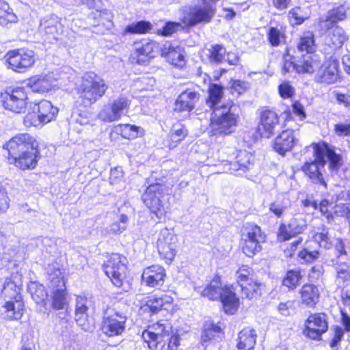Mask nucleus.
Wrapping results in <instances>:
<instances>
[{
    "instance_id": "60",
    "label": "nucleus",
    "mask_w": 350,
    "mask_h": 350,
    "mask_svg": "<svg viewBox=\"0 0 350 350\" xmlns=\"http://www.w3.org/2000/svg\"><path fill=\"white\" fill-rule=\"evenodd\" d=\"M325 157H327L329 161V167L332 170L338 168L340 161V157L336 154L334 151L327 150L325 147Z\"/></svg>"
},
{
    "instance_id": "28",
    "label": "nucleus",
    "mask_w": 350,
    "mask_h": 350,
    "mask_svg": "<svg viewBox=\"0 0 350 350\" xmlns=\"http://www.w3.org/2000/svg\"><path fill=\"white\" fill-rule=\"evenodd\" d=\"M256 332L254 329L245 327L238 334L236 340L237 350H254L256 340Z\"/></svg>"
},
{
    "instance_id": "20",
    "label": "nucleus",
    "mask_w": 350,
    "mask_h": 350,
    "mask_svg": "<svg viewBox=\"0 0 350 350\" xmlns=\"http://www.w3.org/2000/svg\"><path fill=\"white\" fill-rule=\"evenodd\" d=\"M161 56L167 62L178 68H182L186 63L185 51L179 45L166 42L161 47Z\"/></svg>"
},
{
    "instance_id": "64",
    "label": "nucleus",
    "mask_w": 350,
    "mask_h": 350,
    "mask_svg": "<svg viewBox=\"0 0 350 350\" xmlns=\"http://www.w3.org/2000/svg\"><path fill=\"white\" fill-rule=\"evenodd\" d=\"M187 135V129L182 126L180 129H174L170 133V137L172 142L178 143L182 141Z\"/></svg>"
},
{
    "instance_id": "7",
    "label": "nucleus",
    "mask_w": 350,
    "mask_h": 350,
    "mask_svg": "<svg viewBox=\"0 0 350 350\" xmlns=\"http://www.w3.org/2000/svg\"><path fill=\"white\" fill-rule=\"evenodd\" d=\"M164 189L165 187L159 183L150 185L142 195L144 204L159 219L165 218L166 215V210L161 200Z\"/></svg>"
},
{
    "instance_id": "56",
    "label": "nucleus",
    "mask_w": 350,
    "mask_h": 350,
    "mask_svg": "<svg viewBox=\"0 0 350 350\" xmlns=\"http://www.w3.org/2000/svg\"><path fill=\"white\" fill-rule=\"evenodd\" d=\"M75 321L77 324L85 332H91L94 329V326L90 324L88 321V314L77 315L75 314Z\"/></svg>"
},
{
    "instance_id": "47",
    "label": "nucleus",
    "mask_w": 350,
    "mask_h": 350,
    "mask_svg": "<svg viewBox=\"0 0 350 350\" xmlns=\"http://www.w3.org/2000/svg\"><path fill=\"white\" fill-rule=\"evenodd\" d=\"M29 291L31 294L32 298L36 302L39 303L47 298V293L44 287L37 282H31L28 287Z\"/></svg>"
},
{
    "instance_id": "39",
    "label": "nucleus",
    "mask_w": 350,
    "mask_h": 350,
    "mask_svg": "<svg viewBox=\"0 0 350 350\" xmlns=\"http://www.w3.org/2000/svg\"><path fill=\"white\" fill-rule=\"evenodd\" d=\"M16 21L17 16L10 8L9 4L3 0H0V25L6 26Z\"/></svg>"
},
{
    "instance_id": "58",
    "label": "nucleus",
    "mask_w": 350,
    "mask_h": 350,
    "mask_svg": "<svg viewBox=\"0 0 350 350\" xmlns=\"http://www.w3.org/2000/svg\"><path fill=\"white\" fill-rule=\"evenodd\" d=\"M337 277L345 282L350 279V265L347 264H340L336 268Z\"/></svg>"
},
{
    "instance_id": "15",
    "label": "nucleus",
    "mask_w": 350,
    "mask_h": 350,
    "mask_svg": "<svg viewBox=\"0 0 350 350\" xmlns=\"http://www.w3.org/2000/svg\"><path fill=\"white\" fill-rule=\"evenodd\" d=\"M3 147L8 150V155H17L22 151L33 150V148L38 147V143L29 133H20L12 137Z\"/></svg>"
},
{
    "instance_id": "49",
    "label": "nucleus",
    "mask_w": 350,
    "mask_h": 350,
    "mask_svg": "<svg viewBox=\"0 0 350 350\" xmlns=\"http://www.w3.org/2000/svg\"><path fill=\"white\" fill-rule=\"evenodd\" d=\"M301 277L299 270L288 271L283 279L282 284L289 289H294L297 286Z\"/></svg>"
},
{
    "instance_id": "34",
    "label": "nucleus",
    "mask_w": 350,
    "mask_h": 350,
    "mask_svg": "<svg viewBox=\"0 0 350 350\" xmlns=\"http://www.w3.org/2000/svg\"><path fill=\"white\" fill-rule=\"evenodd\" d=\"M229 287L221 286L220 279L215 278L211 283L203 290L202 294L204 297H207L211 300H217L221 299L224 293V291Z\"/></svg>"
},
{
    "instance_id": "37",
    "label": "nucleus",
    "mask_w": 350,
    "mask_h": 350,
    "mask_svg": "<svg viewBox=\"0 0 350 350\" xmlns=\"http://www.w3.org/2000/svg\"><path fill=\"white\" fill-rule=\"evenodd\" d=\"M289 206L288 198L284 194H280L277 196L276 200L269 204V210L275 217L280 218Z\"/></svg>"
},
{
    "instance_id": "51",
    "label": "nucleus",
    "mask_w": 350,
    "mask_h": 350,
    "mask_svg": "<svg viewBox=\"0 0 350 350\" xmlns=\"http://www.w3.org/2000/svg\"><path fill=\"white\" fill-rule=\"evenodd\" d=\"M226 49L220 45L212 46L208 50V59L213 64H219L222 62L224 59Z\"/></svg>"
},
{
    "instance_id": "36",
    "label": "nucleus",
    "mask_w": 350,
    "mask_h": 350,
    "mask_svg": "<svg viewBox=\"0 0 350 350\" xmlns=\"http://www.w3.org/2000/svg\"><path fill=\"white\" fill-rule=\"evenodd\" d=\"M49 288L53 292L55 290H66L62 271L58 268H52L48 271Z\"/></svg>"
},
{
    "instance_id": "19",
    "label": "nucleus",
    "mask_w": 350,
    "mask_h": 350,
    "mask_svg": "<svg viewBox=\"0 0 350 350\" xmlns=\"http://www.w3.org/2000/svg\"><path fill=\"white\" fill-rule=\"evenodd\" d=\"M307 228L306 221L302 217H295L286 225L282 224L278 232V238L280 241L289 240L292 237L302 233Z\"/></svg>"
},
{
    "instance_id": "18",
    "label": "nucleus",
    "mask_w": 350,
    "mask_h": 350,
    "mask_svg": "<svg viewBox=\"0 0 350 350\" xmlns=\"http://www.w3.org/2000/svg\"><path fill=\"white\" fill-rule=\"evenodd\" d=\"M304 333L310 338L319 340L322 334L328 328L327 316L324 313L311 314L306 322Z\"/></svg>"
},
{
    "instance_id": "5",
    "label": "nucleus",
    "mask_w": 350,
    "mask_h": 350,
    "mask_svg": "<svg viewBox=\"0 0 350 350\" xmlns=\"http://www.w3.org/2000/svg\"><path fill=\"white\" fill-rule=\"evenodd\" d=\"M108 87L103 79L94 72H86L82 77L78 93L83 104L87 107L94 103L106 92Z\"/></svg>"
},
{
    "instance_id": "27",
    "label": "nucleus",
    "mask_w": 350,
    "mask_h": 350,
    "mask_svg": "<svg viewBox=\"0 0 350 350\" xmlns=\"http://www.w3.org/2000/svg\"><path fill=\"white\" fill-rule=\"evenodd\" d=\"M298 63V74L313 73L321 65L319 57L314 53L301 54Z\"/></svg>"
},
{
    "instance_id": "57",
    "label": "nucleus",
    "mask_w": 350,
    "mask_h": 350,
    "mask_svg": "<svg viewBox=\"0 0 350 350\" xmlns=\"http://www.w3.org/2000/svg\"><path fill=\"white\" fill-rule=\"evenodd\" d=\"M120 222L113 223L111 226V230L115 233H121L126 229L129 217L124 214H122L119 218Z\"/></svg>"
},
{
    "instance_id": "44",
    "label": "nucleus",
    "mask_w": 350,
    "mask_h": 350,
    "mask_svg": "<svg viewBox=\"0 0 350 350\" xmlns=\"http://www.w3.org/2000/svg\"><path fill=\"white\" fill-rule=\"evenodd\" d=\"M152 28V25L150 22L140 21L127 25L124 29V32L131 34H142L149 32Z\"/></svg>"
},
{
    "instance_id": "43",
    "label": "nucleus",
    "mask_w": 350,
    "mask_h": 350,
    "mask_svg": "<svg viewBox=\"0 0 350 350\" xmlns=\"http://www.w3.org/2000/svg\"><path fill=\"white\" fill-rule=\"evenodd\" d=\"M267 36L272 46H278L285 42V34L282 27H269Z\"/></svg>"
},
{
    "instance_id": "32",
    "label": "nucleus",
    "mask_w": 350,
    "mask_h": 350,
    "mask_svg": "<svg viewBox=\"0 0 350 350\" xmlns=\"http://www.w3.org/2000/svg\"><path fill=\"white\" fill-rule=\"evenodd\" d=\"M300 293L302 302L308 307H314L319 301V289L314 284H304Z\"/></svg>"
},
{
    "instance_id": "26",
    "label": "nucleus",
    "mask_w": 350,
    "mask_h": 350,
    "mask_svg": "<svg viewBox=\"0 0 350 350\" xmlns=\"http://www.w3.org/2000/svg\"><path fill=\"white\" fill-rule=\"evenodd\" d=\"M296 143L293 131L286 129L283 131L275 139L273 149L281 155L292 150Z\"/></svg>"
},
{
    "instance_id": "14",
    "label": "nucleus",
    "mask_w": 350,
    "mask_h": 350,
    "mask_svg": "<svg viewBox=\"0 0 350 350\" xmlns=\"http://www.w3.org/2000/svg\"><path fill=\"white\" fill-rule=\"evenodd\" d=\"M161 47L156 42L144 39L135 42L133 44V59L136 60L138 64H144L149 59L153 58Z\"/></svg>"
},
{
    "instance_id": "10",
    "label": "nucleus",
    "mask_w": 350,
    "mask_h": 350,
    "mask_svg": "<svg viewBox=\"0 0 350 350\" xmlns=\"http://www.w3.org/2000/svg\"><path fill=\"white\" fill-rule=\"evenodd\" d=\"M126 258L119 254H112L104 264V271L114 286L121 287L126 278Z\"/></svg>"
},
{
    "instance_id": "41",
    "label": "nucleus",
    "mask_w": 350,
    "mask_h": 350,
    "mask_svg": "<svg viewBox=\"0 0 350 350\" xmlns=\"http://www.w3.org/2000/svg\"><path fill=\"white\" fill-rule=\"evenodd\" d=\"M347 18V8L341 5L328 11L326 15V26L334 24Z\"/></svg>"
},
{
    "instance_id": "29",
    "label": "nucleus",
    "mask_w": 350,
    "mask_h": 350,
    "mask_svg": "<svg viewBox=\"0 0 350 350\" xmlns=\"http://www.w3.org/2000/svg\"><path fill=\"white\" fill-rule=\"evenodd\" d=\"M33 109L38 111L43 124L51 122L58 113V109L53 107L50 101L43 100L33 104Z\"/></svg>"
},
{
    "instance_id": "40",
    "label": "nucleus",
    "mask_w": 350,
    "mask_h": 350,
    "mask_svg": "<svg viewBox=\"0 0 350 350\" xmlns=\"http://www.w3.org/2000/svg\"><path fill=\"white\" fill-rule=\"evenodd\" d=\"M221 332V329L219 326L212 323H206L201 336L202 345L204 347L207 346L208 342L215 340L216 337H219Z\"/></svg>"
},
{
    "instance_id": "4",
    "label": "nucleus",
    "mask_w": 350,
    "mask_h": 350,
    "mask_svg": "<svg viewBox=\"0 0 350 350\" xmlns=\"http://www.w3.org/2000/svg\"><path fill=\"white\" fill-rule=\"evenodd\" d=\"M305 150L304 154L306 152L312 153L314 159L304 163L301 167L302 171L313 183L327 187V184L323 177L325 165L327 162L325 160L324 145L312 144L306 147Z\"/></svg>"
},
{
    "instance_id": "54",
    "label": "nucleus",
    "mask_w": 350,
    "mask_h": 350,
    "mask_svg": "<svg viewBox=\"0 0 350 350\" xmlns=\"http://www.w3.org/2000/svg\"><path fill=\"white\" fill-rule=\"evenodd\" d=\"M90 301L86 297L77 295L75 299V314H88Z\"/></svg>"
},
{
    "instance_id": "22",
    "label": "nucleus",
    "mask_w": 350,
    "mask_h": 350,
    "mask_svg": "<svg viewBox=\"0 0 350 350\" xmlns=\"http://www.w3.org/2000/svg\"><path fill=\"white\" fill-rule=\"evenodd\" d=\"M165 275V271L163 267L152 265L144 270L142 275V282L149 287H159L163 285Z\"/></svg>"
},
{
    "instance_id": "12",
    "label": "nucleus",
    "mask_w": 350,
    "mask_h": 350,
    "mask_svg": "<svg viewBox=\"0 0 350 350\" xmlns=\"http://www.w3.org/2000/svg\"><path fill=\"white\" fill-rule=\"evenodd\" d=\"M1 98L5 109L16 113H22L27 106V93L23 87L8 89Z\"/></svg>"
},
{
    "instance_id": "52",
    "label": "nucleus",
    "mask_w": 350,
    "mask_h": 350,
    "mask_svg": "<svg viewBox=\"0 0 350 350\" xmlns=\"http://www.w3.org/2000/svg\"><path fill=\"white\" fill-rule=\"evenodd\" d=\"M236 278L239 286L242 284L254 280L253 278L252 270L246 265L241 267L236 273Z\"/></svg>"
},
{
    "instance_id": "55",
    "label": "nucleus",
    "mask_w": 350,
    "mask_h": 350,
    "mask_svg": "<svg viewBox=\"0 0 350 350\" xmlns=\"http://www.w3.org/2000/svg\"><path fill=\"white\" fill-rule=\"evenodd\" d=\"M289 16L294 19L295 23L297 25L301 24L308 18V14L304 12L300 7H296L291 9L288 13Z\"/></svg>"
},
{
    "instance_id": "33",
    "label": "nucleus",
    "mask_w": 350,
    "mask_h": 350,
    "mask_svg": "<svg viewBox=\"0 0 350 350\" xmlns=\"http://www.w3.org/2000/svg\"><path fill=\"white\" fill-rule=\"evenodd\" d=\"M173 302V298L166 294L161 296L154 295L147 301V306L152 313H157L159 310H167Z\"/></svg>"
},
{
    "instance_id": "6",
    "label": "nucleus",
    "mask_w": 350,
    "mask_h": 350,
    "mask_svg": "<svg viewBox=\"0 0 350 350\" xmlns=\"http://www.w3.org/2000/svg\"><path fill=\"white\" fill-rule=\"evenodd\" d=\"M103 314L102 333L109 337L121 336L126 329V316L109 306L103 308Z\"/></svg>"
},
{
    "instance_id": "35",
    "label": "nucleus",
    "mask_w": 350,
    "mask_h": 350,
    "mask_svg": "<svg viewBox=\"0 0 350 350\" xmlns=\"http://www.w3.org/2000/svg\"><path fill=\"white\" fill-rule=\"evenodd\" d=\"M226 313L233 314L238 308L239 299L230 288L226 289L220 299Z\"/></svg>"
},
{
    "instance_id": "46",
    "label": "nucleus",
    "mask_w": 350,
    "mask_h": 350,
    "mask_svg": "<svg viewBox=\"0 0 350 350\" xmlns=\"http://www.w3.org/2000/svg\"><path fill=\"white\" fill-rule=\"evenodd\" d=\"M312 238L321 247L328 249L332 245L328 230L325 227L321 230L319 229L317 231H315L312 235Z\"/></svg>"
},
{
    "instance_id": "25",
    "label": "nucleus",
    "mask_w": 350,
    "mask_h": 350,
    "mask_svg": "<svg viewBox=\"0 0 350 350\" xmlns=\"http://www.w3.org/2000/svg\"><path fill=\"white\" fill-rule=\"evenodd\" d=\"M199 98V93L191 90H186L177 98L174 104V111L178 112L192 111Z\"/></svg>"
},
{
    "instance_id": "8",
    "label": "nucleus",
    "mask_w": 350,
    "mask_h": 350,
    "mask_svg": "<svg viewBox=\"0 0 350 350\" xmlns=\"http://www.w3.org/2000/svg\"><path fill=\"white\" fill-rule=\"evenodd\" d=\"M131 100L122 95L105 105L98 114V118L105 122L119 120L129 109Z\"/></svg>"
},
{
    "instance_id": "9",
    "label": "nucleus",
    "mask_w": 350,
    "mask_h": 350,
    "mask_svg": "<svg viewBox=\"0 0 350 350\" xmlns=\"http://www.w3.org/2000/svg\"><path fill=\"white\" fill-rule=\"evenodd\" d=\"M8 68L14 72H24L31 67L36 61L33 51L27 49H18L9 51L5 55Z\"/></svg>"
},
{
    "instance_id": "63",
    "label": "nucleus",
    "mask_w": 350,
    "mask_h": 350,
    "mask_svg": "<svg viewBox=\"0 0 350 350\" xmlns=\"http://www.w3.org/2000/svg\"><path fill=\"white\" fill-rule=\"evenodd\" d=\"M280 95L283 98H289L294 94V88L287 82H284L278 88Z\"/></svg>"
},
{
    "instance_id": "53",
    "label": "nucleus",
    "mask_w": 350,
    "mask_h": 350,
    "mask_svg": "<svg viewBox=\"0 0 350 350\" xmlns=\"http://www.w3.org/2000/svg\"><path fill=\"white\" fill-rule=\"evenodd\" d=\"M334 336L329 342V347L332 350H338L340 346V342L344 337L345 331L340 326L333 327Z\"/></svg>"
},
{
    "instance_id": "62",
    "label": "nucleus",
    "mask_w": 350,
    "mask_h": 350,
    "mask_svg": "<svg viewBox=\"0 0 350 350\" xmlns=\"http://www.w3.org/2000/svg\"><path fill=\"white\" fill-rule=\"evenodd\" d=\"M333 94L336 99L338 104L343 105L345 107H350V93H340L337 91L333 92Z\"/></svg>"
},
{
    "instance_id": "45",
    "label": "nucleus",
    "mask_w": 350,
    "mask_h": 350,
    "mask_svg": "<svg viewBox=\"0 0 350 350\" xmlns=\"http://www.w3.org/2000/svg\"><path fill=\"white\" fill-rule=\"evenodd\" d=\"M261 286L262 284L257 282L255 279L240 286L243 295L249 299L260 295Z\"/></svg>"
},
{
    "instance_id": "31",
    "label": "nucleus",
    "mask_w": 350,
    "mask_h": 350,
    "mask_svg": "<svg viewBox=\"0 0 350 350\" xmlns=\"http://www.w3.org/2000/svg\"><path fill=\"white\" fill-rule=\"evenodd\" d=\"M346 38L343 29L336 26L328 29L325 36V42L329 46L336 49L342 46Z\"/></svg>"
},
{
    "instance_id": "24",
    "label": "nucleus",
    "mask_w": 350,
    "mask_h": 350,
    "mask_svg": "<svg viewBox=\"0 0 350 350\" xmlns=\"http://www.w3.org/2000/svg\"><path fill=\"white\" fill-rule=\"evenodd\" d=\"M338 76V64L336 62H326L319 66L315 81L321 83L332 84L337 81Z\"/></svg>"
},
{
    "instance_id": "21",
    "label": "nucleus",
    "mask_w": 350,
    "mask_h": 350,
    "mask_svg": "<svg viewBox=\"0 0 350 350\" xmlns=\"http://www.w3.org/2000/svg\"><path fill=\"white\" fill-rule=\"evenodd\" d=\"M278 125L279 117L275 111L269 109L262 111L258 126V131L262 137L269 138Z\"/></svg>"
},
{
    "instance_id": "13",
    "label": "nucleus",
    "mask_w": 350,
    "mask_h": 350,
    "mask_svg": "<svg viewBox=\"0 0 350 350\" xmlns=\"http://www.w3.org/2000/svg\"><path fill=\"white\" fill-rule=\"evenodd\" d=\"M176 237L168 228H162L159 234L157 241V247L160 256L172 262L176 253Z\"/></svg>"
},
{
    "instance_id": "23",
    "label": "nucleus",
    "mask_w": 350,
    "mask_h": 350,
    "mask_svg": "<svg viewBox=\"0 0 350 350\" xmlns=\"http://www.w3.org/2000/svg\"><path fill=\"white\" fill-rule=\"evenodd\" d=\"M253 157L246 150H240L234 161L228 164V170L231 174L241 176L250 170L253 165Z\"/></svg>"
},
{
    "instance_id": "59",
    "label": "nucleus",
    "mask_w": 350,
    "mask_h": 350,
    "mask_svg": "<svg viewBox=\"0 0 350 350\" xmlns=\"http://www.w3.org/2000/svg\"><path fill=\"white\" fill-rule=\"evenodd\" d=\"M180 27L181 25L179 23L167 22L165 23L162 29L159 30V31L161 35L169 36L176 32Z\"/></svg>"
},
{
    "instance_id": "2",
    "label": "nucleus",
    "mask_w": 350,
    "mask_h": 350,
    "mask_svg": "<svg viewBox=\"0 0 350 350\" xmlns=\"http://www.w3.org/2000/svg\"><path fill=\"white\" fill-rule=\"evenodd\" d=\"M172 327L170 323H157L142 332V338L151 349L176 350L179 346V336H170Z\"/></svg>"
},
{
    "instance_id": "1",
    "label": "nucleus",
    "mask_w": 350,
    "mask_h": 350,
    "mask_svg": "<svg viewBox=\"0 0 350 350\" xmlns=\"http://www.w3.org/2000/svg\"><path fill=\"white\" fill-rule=\"evenodd\" d=\"M223 94L221 86L215 83L209 86L206 105L213 110L208 130L211 135H229L237 126L238 107L230 101L223 103Z\"/></svg>"
},
{
    "instance_id": "48",
    "label": "nucleus",
    "mask_w": 350,
    "mask_h": 350,
    "mask_svg": "<svg viewBox=\"0 0 350 350\" xmlns=\"http://www.w3.org/2000/svg\"><path fill=\"white\" fill-rule=\"evenodd\" d=\"M33 103L29 104L31 111H28L24 117L23 123L26 127L39 126L43 124L38 111L33 109Z\"/></svg>"
},
{
    "instance_id": "30",
    "label": "nucleus",
    "mask_w": 350,
    "mask_h": 350,
    "mask_svg": "<svg viewBox=\"0 0 350 350\" xmlns=\"http://www.w3.org/2000/svg\"><path fill=\"white\" fill-rule=\"evenodd\" d=\"M28 85L33 92L38 93L48 92L55 85L53 78L49 75L34 76L29 79Z\"/></svg>"
},
{
    "instance_id": "42",
    "label": "nucleus",
    "mask_w": 350,
    "mask_h": 350,
    "mask_svg": "<svg viewBox=\"0 0 350 350\" xmlns=\"http://www.w3.org/2000/svg\"><path fill=\"white\" fill-rule=\"evenodd\" d=\"M53 308L55 310L66 309L65 315L68 313V301L67 299L66 290H55L53 292Z\"/></svg>"
},
{
    "instance_id": "11",
    "label": "nucleus",
    "mask_w": 350,
    "mask_h": 350,
    "mask_svg": "<svg viewBox=\"0 0 350 350\" xmlns=\"http://www.w3.org/2000/svg\"><path fill=\"white\" fill-rule=\"evenodd\" d=\"M244 230L242 234L243 252L247 256H252L260 251V243L265 241L266 236L260 227L254 224L247 225Z\"/></svg>"
},
{
    "instance_id": "38",
    "label": "nucleus",
    "mask_w": 350,
    "mask_h": 350,
    "mask_svg": "<svg viewBox=\"0 0 350 350\" xmlns=\"http://www.w3.org/2000/svg\"><path fill=\"white\" fill-rule=\"evenodd\" d=\"M316 46L314 44V34L311 31L304 33L297 44V50L300 53H314Z\"/></svg>"
},
{
    "instance_id": "50",
    "label": "nucleus",
    "mask_w": 350,
    "mask_h": 350,
    "mask_svg": "<svg viewBox=\"0 0 350 350\" xmlns=\"http://www.w3.org/2000/svg\"><path fill=\"white\" fill-rule=\"evenodd\" d=\"M139 127L132 124H119L116 126V131L124 138L134 139L138 136Z\"/></svg>"
},
{
    "instance_id": "3",
    "label": "nucleus",
    "mask_w": 350,
    "mask_h": 350,
    "mask_svg": "<svg viewBox=\"0 0 350 350\" xmlns=\"http://www.w3.org/2000/svg\"><path fill=\"white\" fill-rule=\"evenodd\" d=\"M20 285L6 281L1 291L5 301L0 302V317L10 320L20 319L23 315V303L20 295Z\"/></svg>"
},
{
    "instance_id": "61",
    "label": "nucleus",
    "mask_w": 350,
    "mask_h": 350,
    "mask_svg": "<svg viewBox=\"0 0 350 350\" xmlns=\"http://www.w3.org/2000/svg\"><path fill=\"white\" fill-rule=\"evenodd\" d=\"M290 58L289 59H287V57H285L283 66H282V72L283 74H287V73H298V63L297 62L295 63L293 61H292Z\"/></svg>"
},
{
    "instance_id": "16",
    "label": "nucleus",
    "mask_w": 350,
    "mask_h": 350,
    "mask_svg": "<svg viewBox=\"0 0 350 350\" xmlns=\"http://www.w3.org/2000/svg\"><path fill=\"white\" fill-rule=\"evenodd\" d=\"M40 157V154L38 147H36L33 148V150L22 151L18 152L17 155H8V161L10 164H12L21 170H25L34 169Z\"/></svg>"
},
{
    "instance_id": "17",
    "label": "nucleus",
    "mask_w": 350,
    "mask_h": 350,
    "mask_svg": "<svg viewBox=\"0 0 350 350\" xmlns=\"http://www.w3.org/2000/svg\"><path fill=\"white\" fill-rule=\"evenodd\" d=\"M39 30L46 41L51 42L57 40L63 32V26L59 18L55 14L44 17L41 20Z\"/></svg>"
}]
</instances>
